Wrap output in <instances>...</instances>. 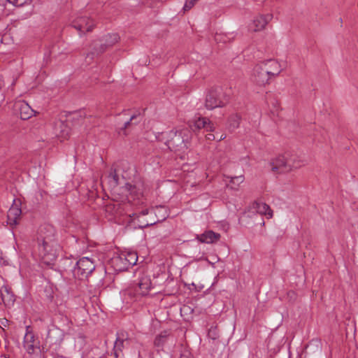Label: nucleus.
<instances>
[{"mask_svg":"<svg viewBox=\"0 0 358 358\" xmlns=\"http://www.w3.org/2000/svg\"><path fill=\"white\" fill-rule=\"evenodd\" d=\"M190 135V131L187 129H173L162 132V138L170 150L185 152L189 145Z\"/></svg>","mask_w":358,"mask_h":358,"instance_id":"1","label":"nucleus"},{"mask_svg":"<svg viewBox=\"0 0 358 358\" xmlns=\"http://www.w3.org/2000/svg\"><path fill=\"white\" fill-rule=\"evenodd\" d=\"M303 164V162L298 156L289 152L278 156L270 162L272 171L279 173H289Z\"/></svg>","mask_w":358,"mask_h":358,"instance_id":"2","label":"nucleus"},{"mask_svg":"<svg viewBox=\"0 0 358 358\" xmlns=\"http://www.w3.org/2000/svg\"><path fill=\"white\" fill-rule=\"evenodd\" d=\"M272 64H274V72L269 71L270 69L268 68H264L261 63L257 64L253 69L251 80L258 85H265L268 83L270 79L278 76L282 71L281 66L275 62Z\"/></svg>","mask_w":358,"mask_h":358,"instance_id":"3","label":"nucleus"},{"mask_svg":"<svg viewBox=\"0 0 358 358\" xmlns=\"http://www.w3.org/2000/svg\"><path fill=\"white\" fill-rule=\"evenodd\" d=\"M38 256L47 265L53 264L61 251V246L57 242L37 243Z\"/></svg>","mask_w":358,"mask_h":358,"instance_id":"4","label":"nucleus"},{"mask_svg":"<svg viewBox=\"0 0 358 358\" xmlns=\"http://www.w3.org/2000/svg\"><path fill=\"white\" fill-rule=\"evenodd\" d=\"M119 39L117 34H108L103 38L94 41L91 45L92 50L87 54V57L93 59L94 56L102 54L108 47L115 44Z\"/></svg>","mask_w":358,"mask_h":358,"instance_id":"5","label":"nucleus"},{"mask_svg":"<svg viewBox=\"0 0 358 358\" xmlns=\"http://www.w3.org/2000/svg\"><path fill=\"white\" fill-rule=\"evenodd\" d=\"M228 99L222 89L219 87L210 89L206 97L205 107L208 110H213L225 106Z\"/></svg>","mask_w":358,"mask_h":358,"instance_id":"6","label":"nucleus"},{"mask_svg":"<svg viewBox=\"0 0 358 358\" xmlns=\"http://www.w3.org/2000/svg\"><path fill=\"white\" fill-rule=\"evenodd\" d=\"M95 269L94 262L88 257L80 259L73 269V275L75 278L83 280L87 279Z\"/></svg>","mask_w":358,"mask_h":358,"instance_id":"7","label":"nucleus"},{"mask_svg":"<svg viewBox=\"0 0 358 358\" xmlns=\"http://www.w3.org/2000/svg\"><path fill=\"white\" fill-rule=\"evenodd\" d=\"M152 289L151 279L148 275H142L138 278V282L134 289H129L125 292L124 296H129L131 300H133V294L135 292L138 296H145L149 294L150 290ZM127 299V297L124 296Z\"/></svg>","mask_w":358,"mask_h":358,"instance_id":"8","label":"nucleus"},{"mask_svg":"<svg viewBox=\"0 0 358 358\" xmlns=\"http://www.w3.org/2000/svg\"><path fill=\"white\" fill-rule=\"evenodd\" d=\"M57 242L56 239V230L49 224H45L39 227L37 236V243Z\"/></svg>","mask_w":358,"mask_h":358,"instance_id":"9","label":"nucleus"},{"mask_svg":"<svg viewBox=\"0 0 358 358\" xmlns=\"http://www.w3.org/2000/svg\"><path fill=\"white\" fill-rule=\"evenodd\" d=\"M24 348L27 353L32 355L36 348H38V342L35 338L34 334L30 330V327L27 326L26 328V334L24 336Z\"/></svg>","mask_w":358,"mask_h":358,"instance_id":"10","label":"nucleus"},{"mask_svg":"<svg viewBox=\"0 0 358 358\" xmlns=\"http://www.w3.org/2000/svg\"><path fill=\"white\" fill-rule=\"evenodd\" d=\"M20 205V201L13 200V203L9 208L7 215L8 223L10 225H16L17 224V219L22 213Z\"/></svg>","mask_w":358,"mask_h":358,"instance_id":"11","label":"nucleus"},{"mask_svg":"<svg viewBox=\"0 0 358 358\" xmlns=\"http://www.w3.org/2000/svg\"><path fill=\"white\" fill-rule=\"evenodd\" d=\"M73 27L80 33L89 32L93 29L94 24L92 20L87 17H80L73 22Z\"/></svg>","mask_w":358,"mask_h":358,"instance_id":"12","label":"nucleus"},{"mask_svg":"<svg viewBox=\"0 0 358 358\" xmlns=\"http://www.w3.org/2000/svg\"><path fill=\"white\" fill-rule=\"evenodd\" d=\"M272 18L273 15L270 13L266 15H259L253 20L250 28L253 31H259L266 27V24L272 20Z\"/></svg>","mask_w":358,"mask_h":358,"instance_id":"13","label":"nucleus"},{"mask_svg":"<svg viewBox=\"0 0 358 358\" xmlns=\"http://www.w3.org/2000/svg\"><path fill=\"white\" fill-rule=\"evenodd\" d=\"M71 129L68 124L62 120H58L55 123L54 132L57 137L66 139L69 136Z\"/></svg>","mask_w":358,"mask_h":358,"instance_id":"14","label":"nucleus"},{"mask_svg":"<svg viewBox=\"0 0 358 358\" xmlns=\"http://www.w3.org/2000/svg\"><path fill=\"white\" fill-rule=\"evenodd\" d=\"M17 107L22 120H28L35 114V110L24 101L17 102Z\"/></svg>","mask_w":358,"mask_h":358,"instance_id":"15","label":"nucleus"},{"mask_svg":"<svg viewBox=\"0 0 358 358\" xmlns=\"http://www.w3.org/2000/svg\"><path fill=\"white\" fill-rule=\"evenodd\" d=\"M62 332L57 328L52 327L48 332L47 342L50 345H58L62 341Z\"/></svg>","mask_w":358,"mask_h":358,"instance_id":"16","label":"nucleus"},{"mask_svg":"<svg viewBox=\"0 0 358 358\" xmlns=\"http://www.w3.org/2000/svg\"><path fill=\"white\" fill-rule=\"evenodd\" d=\"M193 127L196 129H204L206 131H214L213 124L207 117H199L194 122Z\"/></svg>","mask_w":358,"mask_h":358,"instance_id":"17","label":"nucleus"},{"mask_svg":"<svg viewBox=\"0 0 358 358\" xmlns=\"http://www.w3.org/2000/svg\"><path fill=\"white\" fill-rule=\"evenodd\" d=\"M252 209L260 215H266L268 218L273 217V210L270 206L265 203L255 201L252 203Z\"/></svg>","mask_w":358,"mask_h":358,"instance_id":"18","label":"nucleus"},{"mask_svg":"<svg viewBox=\"0 0 358 358\" xmlns=\"http://www.w3.org/2000/svg\"><path fill=\"white\" fill-rule=\"evenodd\" d=\"M220 234L211 230L206 231L197 236V239L201 243H213L219 241Z\"/></svg>","mask_w":358,"mask_h":358,"instance_id":"19","label":"nucleus"},{"mask_svg":"<svg viewBox=\"0 0 358 358\" xmlns=\"http://www.w3.org/2000/svg\"><path fill=\"white\" fill-rule=\"evenodd\" d=\"M0 292L2 301L6 306L13 304L15 296L8 286H2Z\"/></svg>","mask_w":358,"mask_h":358,"instance_id":"20","label":"nucleus"},{"mask_svg":"<svg viewBox=\"0 0 358 358\" xmlns=\"http://www.w3.org/2000/svg\"><path fill=\"white\" fill-rule=\"evenodd\" d=\"M170 335V331L164 330L157 335L155 339L154 344L157 347H162L166 342Z\"/></svg>","mask_w":358,"mask_h":358,"instance_id":"21","label":"nucleus"},{"mask_svg":"<svg viewBox=\"0 0 358 358\" xmlns=\"http://www.w3.org/2000/svg\"><path fill=\"white\" fill-rule=\"evenodd\" d=\"M241 123V117L238 115H233L229 118V129L231 131L237 129Z\"/></svg>","mask_w":358,"mask_h":358,"instance_id":"22","label":"nucleus"},{"mask_svg":"<svg viewBox=\"0 0 358 358\" xmlns=\"http://www.w3.org/2000/svg\"><path fill=\"white\" fill-rule=\"evenodd\" d=\"M139 117V114L138 115H132L129 120H127L123 126L122 127H120V130L123 131V134L124 135H127V133H126V129L131 125V124H136L139 122V120L138 121H136L137 120V118Z\"/></svg>","mask_w":358,"mask_h":358,"instance_id":"23","label":"nucleus"},{"mask_svg":"<svg viewBox=\"0 0 358 358\" xmlns=\"http://www.w3.org/2000/svg\"><path fill=\"white\" fill-rule=\"evenodd\" d=\"M124 260L127 262L129 265L134 266L136 264V262L138 260L137 254L135 252H128L124 256Z\"/></svg>","mask_w":358,"mask_h":358,"instance_id":"24","label":"nucleus"},{"mask_svg":"<svg viewBox=\"0 0 358 358\" xmlns=\"http://www.w3.org/2000/svg\"><path fill=\"white\" fill-rule=\"evenodd\" d=\"M123 342L124 341L122 339H120L119 338H117L115 342V345H114V355H115V357L117 358L118 357L119 355H118V351L121 352L122 351V347L123 345Z\"/></svg>","mask_w":358,"mask_h":358,"instance_id":"25","label":"nucleus"},{"mask_svg":"<svg viewBox=\"0 0 358 358\" xmlns=\"http://www.w3.org/2000/svg\"><path fill=\"white\" fill-rule=\"evenodd\" d=\"M108 177L112 180L111 182L113 186H117L119 184V177L116 173V169H111Z\"/></svg>","mask_w":358,"mask_h":358,"instance_id":"26","label":"nucleus"},{"mask_svg":"<svg viewBox=\"0 0 358 358\" xmlns=\"http://www.w3.org/2000/svg\"><path fill=\"white\" fill-rule=\"evenodd\" d=\"M215 40L217 43H227L231 38L226 34H216L215 36Z\"/></svg>","mask_w":358,"mask_h":358,"instance_id":"27","label":"nucleus"},{"mask_svg":"<svg viewBox=\"0 0 358 358\" xmlns=\"http://www.w3.org/2000/svg\"><path fill=\"white\" fill-rule=\"evenodd\" d=\"M273 62H275L277 64H280L275 59H268V60H266V61H264L262 62H261V64L262 65H264V68H268V69H271L269 70V71H272V72H274L273 70L275 69L272 63Z\"/></svg>","mask_w":358,"mask_h":358,"instance_id":"28","label":"nucleus"},{"mask_svg":"<svg viewBox=\"0 0 358 358\" xmlns=\"http://www.w3.org/2000/svg\"><path fill=\"white\" fill-rule=\"evenodd\" d=\"M155 210L158 211L159 213H161L162 211L164 212L163 215H161V218H159L157 222L163 221L169 216L168 212L164 206H157Z\"/></svg>","mask_w":358,"mask_h":358,"instance_id":"29","label":"nucleus"},{"mask_svg":"<svg viewBox=\"0 0 358 358\" xmlns=\"http://www.w3.org/2000/svg\"><path fill=\"white\" fill-rule=\"evenodd\" d=\"M85 117V114L83 111H78L72 113V120H78V123L83 120V119Z\"/></svg>","mask_w":358,"mask_h":358,"instance_id":"30","label":"nucleus"},{"mask_svg":"<svg viewBox=\"0 0 358 358\" xmlns=\"http://www.w3.org/2000/svg\"><path fill=\"white\" fill-rule=\"evenodd\" d=\"M208 336L213 339V340H215L217 338H218L219 336V334H218V331H217V329L216 327H211L209 330H208Z\"/></svg>","mask_w":358,"mask_h":358,"instance_id":"31","label":"nucleus"},{"mask_svg":"<svg viewBox=\"0 0 358 358\" xmlns=\"http://www.w3.org/2000/svg\"><path fill=\"white\" fill-rule=\"evenodd\" d=\"M244 181V176L243 175L231 177L230 182L233 184H236V185H238L239 184L242 183Z\"/></svg>","mask_w":358,"mask_h":358,"instance_id":"32","label":"nucleus"},{"mask_svg":"<svg viewBox=\"0 0 358 358\" xmlns=\"http://www.w3.org/2000/svg\"><path fill=\"white\" fill-rule=\"evenodd\" d=\"M45 292L48 299H52L53 298V288L52 285L48 284V285L45 287Z\"/></svg>","mask_w":358,"mask_h":358,"instance_id":"33","label":"nucleus"},{"mask_svg":"<svg viewBox=\"0 0 358 358\" xmlns=\"http://www.w3.org/2000/svg\"><path fill=\"white\" fill-rule=\"evenodd\" d=\"M198 0H186L183 9L185 11L190 10Z\"/></svg>","mask_w":358,"mask_h":358,"instance_id":"34","label":"nucleus"},{"mask_svg":"<svg viewBox=\"0 0 358 358\" xmlns=\"http://www.w3.org/2000/svg\"><path fill=\"white\" fill-rule=\"evenodd\" d=\"M8 320L6 318L0 319V327L3 328L8 325Z\"/></svg>","mask_w":358,"mask_h":358,"instance_id":"35","label":"nucleus"},{"mask_svg":"<svg viewBox=\"0 0 358 358\" xmlns=\"http://www.w3.org/2000/svg\"><path fill=\"white\" fill-rule=\"evenodd\" d=\"M206 138L209 141H213L216 139V136L212 133H208L206 135Z\"/></svg>","mask_w":358,"mask_h":358,"instance_id":"36","label":"nucleus"},{"mask_svg":"<svg viewBox=\"0 0 358 358\" xmlns=\"http://www.w3.org/2000/svg\"><path fill=\"white\" fill-rule=\"evenodd\" d=\"M114 206L112 205V204H109V205H107L106 207V211H110L111 212L113 209H114Z\"/></svg>","mask_w":358,"mask_h":358,"instance_id":"37","label":"nucleus"},{"mask_svg":"<svg viewBox=\"0 0 358 358\" xmlns=\"http://www.w3.org/2000/svg\"><path fill=\"white\" fill-rule=\"evenodd\" d=\"M4 80L3 78V76L0 75V89H1L4 86Z\"/></svg>","mask_w":358,"mask_h":358,"instance_id":"38","label":"nucleus"},{"mask_svg":"<svg viewBox=\"0 0 358 358\" xmlns=\"http://www.w3.org/2000/svg\"><path fill=\"white\" fill-rule=\"evenodd\" d=\"M224 138H225V136H223V135L217 136L216 137V139H217L218 141H222V140H223V139H224Z\"/></svg>","mask_w":358,"mask_h":358,"instance_id":"39","label":"nucleus"},{"mask_svg":"<svg viewBox=\"0 0 358 358\" xmlns=\"http://www.w3.org/2000/svg\"><path fill=\"white\" fill-rule=\"evenodd\" d=\"M180 358H187V355L184 353V354H182V355H181Z\"/></svg>","mask_w":358,"mask_h":358,"instance_id":"40","label":"nucleus"},{"mask_svg":"<svg viewBox=\"0 0 358 358\" xmlns=\"http://www.w3.org/2000/svg\"><path fill=\"white\" fill-rule=\"evenodd\" d=\"M288 295L289 296H293V295H294V292H289Z\"/></svg>","mask_w":358,"mask_h":358,"instance_id":"41","label":"nucleus"},{"mask_svg":"<svg viewBox=\"0 0 358 358\" xmlns=\"http://www.w3.org/2000/svg\"><path fill=\"white\" fill-rule=\"evenodd\" d=\"M8 1H3V0H0V4H3V3L4 2H7Z\"/></svg>","mask_w":358,"mask_h":358,"instance_id":"42","label":"nucleus"},{"mask_svg":"<svg viewBox=\"0 0 358 358\" xmlns=\"http://www.w3.org/2000/svg\"><path fill=\"white\" fill-rule=\"evenodd\" d=\"M157 213H159V215H161V213H159L158 211L155 210V214L157 215Z\"/></svg>","mask_w":358,"mask_h":358,"instance_id":"43","label":"nucleus"},{"mask_svg":"<svg viewBox=\"0 0 358 358\" xmlns=\"http://www.w3.org/2000/svg\"><path fill=\"white\" fill-rule=\"evenodd\" d=\"M158 138H159L160 141H163L162 137L160 138V136H158Z\"/></svg>","mask_w":358,"mask_h":358,"instance_id":"44","label":"nucleus"},{"mask_svg":"<svg viewBox=\"0 0 358 358\" xmlns=\"http://www.w3.org/2000/svg\"><path fill=\"white\" fill-rule=\"evenodd\" d=\"M99 49V45H96V50Z\"/></svg>","mask_w":358,"mask_h":358,"instance_id":"45","label":"nucleus"},{"mask_svg":"<svg viewBox=\"0 0 358 358\" xmlns=\"http://www.w3.org/2000/svg\"><path fill=\"white\" fill-rule=\"evenodd\" d=\"M153 224H147L145 226L152 225Z\"/></svg>","mask_w":358,"mask_h":358,"instance_id":"46","label":"nucleus"},{"mask_svg":"<svg viewBox=\"0 0 358 358\" xmlns=\"http://www.w3.org/2000/svg\"><path fill=\"white\" fill-rule=\"evenodd\" d=\"M117 358H118V357H117Z\"/></svg>","mask_w":358,"mask_h":358,"instance_id":"47","label":"nucleus"}]
</instances>
